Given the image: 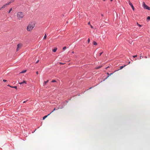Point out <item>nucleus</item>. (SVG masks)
I'll list each match as a JSON object with an SVG mask.
<instances>
[{
    "mask_svg": "<svg viewBox=\"0 0 150 150\" xmlns=\"http://www.w3.org/2000/svg\"><path fill=\"white\" fill-rule=\"evenodd\" d=\"M109 67H107V68H106V69H107V68H109Z\"/></svg>",
    "mask_w": 150,
    "mask_h": 150,
    "instance_id": "obj_38",
    "label": "nucleus"
},
{
    "mask_svg": "<svg viewBox=\"0 0 150 150\" xmlns=\"http://www.w3.org/2000/svg\"><path fill=\"white\" fill-rule=\"evenodd\" d=\"M143 6L144 8L147 9L149 10H150V8L147 6L144 2H143Z\"/></svg>",
    "mask_w": 150,
    "mask_h": 150,
    "instance_id": "obj_3",
    "label": "nucleus"
},
{
    "mask_svg": "<svg viewBox=\"0 0 150 150\" xmlns=\"http://www.w3.org/2000/svg\"><path fill=\"white\" fill-rule=\"evenodd\" d=\"M8 86H9L11 88H14L16 89H17V87L16 86H12L10 85H8Z\"/></svg>",
    "mask_w": 150,
    "mask_h": 150,
    "instance_id": "obj_7",
    "label": "nucleus"
},
{
    "mask_svg": "<svg viewBox=\"0 0 150 150\" xmlns=\"http://www.w3.org/2000/svg\"><path fill=\"white\" fill-rule=\"evenodd\" d=\"M48 81H49V80H47V81H45L44 82V84L45 85V84H46V83H47L48 82Z\"/></svg>",
    "mask_w": 150,
    "mask_h": 150,
    "instance_id": "obj_15",
    "label": "nucleus"
},
{
    "mask_svg": "<svg viewBox=\"0 0 150 150\" xmlns=\"http://www.w3.org/2000/svg\"><path fill=\"white\" fill-rule=\"evenodd\" d=\"M26 102V101H24L23 102V103H25Z\"/></svg>",
    "mask_w": 150,
    "mask_h": 150,
    "instance_id": "obj_35",
    "label": "nucleus"
},
{
    "mask_svg": "<svg viewBox=\"0 0 150 150\" xmlns=\"http://www.w3.org/2000/svg\"><path fill=\"white\" fill-rule=\"evenodd\" d=\"M133 58H135V57H137V55H134V56H133Z\"/></svg>",
    "mask_w": 150,
    "mask_h": 150,
    "instance_id": "obj_25",
    "label": "nucleus"
},
{
    "mask_svg": "<svg viewBox=\"0 0 150 150\" xmlns=\"http://www.w3.org/2000/svg\"><path fill=\"white\" fill-rule=\"evenodd\" d=\"M88 25H91L90 24V22H89L88 23Z\"/></svg>",
    "mask_w": 150,
    "mask_h": 150,
    "instance_id": "obj_30",
    "label": "nucleus"
},
{
    "mask_svg": "<svg viewBox=\"0 0 150 150\" xmlns=\"http://www.w3.org/2000/svg\"><path fill=\"white\" fill-rule=\"evenodd\" d=\"M26 71V70H23V71H22L21 72V73H24Z\"/></svg>",
    "mask_w": 150,
    "mask_h": 150,
    "instance_id": "obj_14",
    "label": "nucleus"
},
{
    "mask_svg": "<svg viewBox=\"0 0 150 150\" xmlns=\"http://www.w3.org/2000/svg\"><path fill=\"white\" fill-rule=\"evenodd\" d=\"M19 83L20 84H22L23 83H24L26 84V81H23L22 82Z\"/></svg>",
    "mask_w": 150,
    "mask_h": 150,
    "instance_id": "obj_9",
    "label": "nucleus"
},
{
    "mask_svg": "<svg viewBox=\"0 0 150 150\" xmlns=\"http://www.w3.org/2000/svg\"><path fill=\"white\" fill-rule=\"evenodd\" d=\"M59 64H62V65H63V64H65V63H62V62H59Z\"/></svg>",
    "mask_w": 150,
    "mask_h": 150,
    "instance_id": "obj_24",
    "label": "nucleus"
},
{
    "mask_svg": "<svg viewBox=\"0 0 150 150\" xmlns=\"http://www.w3.org/2000/svg\"><path fill=\"white\" fill-rule=\"evenodd\" d=\"M36 74H38V71H36Z\"/></svg>",
    "mask_w": 150,
    "mask_h": 150,
    "instance_id": "obj_32",
    "label": "nucleus"
},
{
    "mask_svg": "<svg viewBox=\"0 0 150 150\" xmlns=\"http://www.w3.org/2000/svg\"><path fill=\"white\" fill-rule=\"evenodd\" d=\"M35 23L34 22L30 23L27 27V30L28 32L31 31L35 27Z\"/></svg>",
    "mask_w": 150,
    "mask_h": 150,
    "instance_id": "obj_1",
    "label": "nucleus"
},
{
    "mask_svg": "<svg viewBox=\"0 0 150 150\" xmlns=\"http://www.w3.org/2000/svg\"><path fill=\"white\" fill-rule=\"evenodd\" d=\"M90 26H91V28H93V26L92 25H90Z\"/></svg>",
    "mask_w": 150,
    "mask_h": 150,
    "instance_id": "obj_29",
    "label": "nucleus"
},
{
    "mask_svg": "<svg viewBox=\"0 0 150 150\" xmlns=\"http://www.w3.org/2000/svg\"><path fill=\"white\" fill-rule=\"evenodd\" d=\"M147 20H150V16H148L147 17Z\"/></svg>",
    "mask_w": 150,
    "mask_h": 150,
    "instance_id": "obj_19",
    "label": "nucleus"
},
{
    "mask_svg": "<svg viewBox=\"0 0 150 150\" xmlns=\"http://www.w3.org/2000/svg\"><path fill=\"white\" fill-rule=\"evenodd\" d=\"M23 45L21 43H19L17 45L16 49L17 51H18L22 47Z\"/></svg>",
    "mask_w": 150,
    "mask_h": 150,
    "instance_id": "obj_4",
    "label": "nucleus"
},
{
    "mask_svg": "<svg viewBox=\"0 0 150 150\" xmlns=\"http://www.w3.org/2000/svg\"><path fill=\"white\" fill-rule=\"evenodd\" d=\"M145 58H147V57L146 56H145Z\"/></svg>",
    "mask_w": 150,
    "mask_h": 150,
    "instance_id": "obj_37",
    "label": "nucleus"
},
{
    "mask_svg": "<svg viewBox=\"0 0 150 150\" xmlns=\"http://www.w3.org/2000/svg\"><path fill=\"white\" fill-rule=\"evenodd\" d=\"M93 44L94 45H97V43L96 42L94 41L93 42Z\"/></svg>",
    "mask_w": 150,
    "mask_h": 150,
    "instance_id": "obj_13",
    "label": "nucleus"
},
{
    "mask_svg": "<svg viewBox=\"0 0 150 150\" xmlns=\"http://www.w3.org/2000/svg\"><path fill=\"white\" fill-rule=\"evenodd\" d=\"M126 66V65H124L123 66H121L120 67V69H121L122 68H123L124 67H125Z\"/></svg>",
    "mask_w": 150,
    "mask_h": 150,
    "instance_id": "obj_10",
    "label": "nucleus"
},
{
    "mask_svg": "<svg viewBox=\"0 0 150 150\" xmlns=\"http://www.w3.org/2000/svg\"><path fill=\"white\" fill-rule=\"evenodd\" d=\"M56 82V81L55 80H53L52 81V82Z\"/></svg>",
    "mask_w": 150,
    "mask_h": 150,
    "instance_id": "obj_22",
    "label": "nucleus"
},
{
    "mask_svg": "<svg viewBox=\"0 0 150 150\" xmlns=\"http://www.w3.org/2000/svg\"><path fill=\"white\" fill-rule=\"evenodd\" d=\"M39 60H38V61H37L36 62V64H37V63H38V62H39Z\"/></svg>",
    "mask_w": 150,
    "mask_h": 150,
    "instance_id": "obj_31",
    "label": "nucleus"
},
{
    "mask_svg": "<svg viewBox=\"0 0 150 150\" xmlns=\"http://www.w3.org/2000/svg\"><path fill=\"white\" fill-rule=\"evenodd\" d=\"M128 0V2H129V5L131 6L133 10H134V6H133V5H132V4L131 3V2L129 0Z\"/></svg>",
    "mask_w": 150,
    "mask_h": 150,
    "instance_id": "obj_5",
    "label": "nucleus"
},
{
    "mask_svg": "<svg viewBox=\"0 0 150 150\" xmlns=\"http://www.w3.org/2000/svg\"><path fill=\"white\" fill-rule=\"evenodd\" d=\"M103 52H101L100 53H99V56H100L101 55V54L103 53Z\"/></svg>",
    "mask_w": 150,
    "mask_h": 150,
    "instance_id": "obj_21",
    "label": "nucleus"
},
{
    "mask_svg": "<svg viewBox=\"0 0 150 150\" xmlns=\"http://www.w3.org/2000/svg\"><path fill=\"white\" fill-rule=\"evenodd\" d=\"M137 24L139 26V27H141V25L138 24L137 23Z\"/></svg>",
    "mask_w": 150,
    "mask_h": 150,
    "instance_id": "obj_28",
    "label": "nucleus"
},
{
    "mask_svg": "<svg viewBox=\"0 0 150 150\" xmlns=\"http://www.w3.org/2000/svg\"><path fill=\"white\" fill-rule=\"evenodd\" d=\"M66 47L65 46L63 47V50H65V49H66Z\"/></svg>",
    "mask_w": 150,
    "mask_h": 150,
    "instance_id": "obj_23",
    "label": "nucleus"
},
{
    "mask_svg": "<svg viewBox=\"0 0 150 150\" xmlns=\"http://www.w3.org/2000/svg\"><path fill=\"white\" fill-rule=\"evenodd\" d=\"M101 67V66H99L96 68V69H98L100 68Z\"/></svg>",
    "mask_w": 150,
    "mask_h": 150,
    "instance_id": "obj_20",
    "label": "nucleus"
},
{
    "mask_svg": "<svg viewBox=\"0 0 150 150\" xmlns=\"http://www.w3.org/2000/svg\"><path fill=\"white\" fill-rule=\"evenodd\" d=\"M113 74V73H111L110 74H109V73H107V74L108 75V77H109V76H110L111 75H112Z\"/></svg>",
    "mask_w": 150,
    "mask_h": 150,
    "instance_id": "obj_11",
    "label": "nucleus"
},
{
    "mask_svg": "<svg viewBox=\"0 0 150 150\" xmlns=\"http://www.w3.org/2000/svg\"><path fill=\"white\" fill-rule=\"evenodd\" d=\"M142 57V58L143 57H142V56H141L140 57V59H141Z\"/></svg>",
    "mask_w": 150,
    "mask_h": 150,
    "instance_id": "obj_33",
    "label": "nucleus"
},
{
    "mask_svg": "<svg viewBox=\"0 0 150 150\" xmlns=\"http://www.w3.org/2000/svg\"><path fill=\"white\" fill-rule=\"evenodd\" d=\"M72 54H74V52H73H73H72Z\"/></svg>",
    "mask_w": 150,
    "mask_h": 150,
    "instance_id": "obj_36",
    "label": "nucleus"
},
{
    "mask_svg": "<svg viewBox=\"0 0 150 150\" xmlns=\"http://www.w3.org/2000/svg\"><path fill=\"white\" fill-rule=\"evenodd\" d=\"M90 39L89 38H88V42L89 43V42H90Z\"/></svg>",
    "mask_w": 150,
    "mask_h": 150,
    "instance_id": "obj_27",
    "label": "nucleus"
},
{
    "mask_svg": "<svg viewBox=\"0 0 150 150\" xmlns=\"http://www.w3.org/2000/svg\"><path fill=\"white\" fill-rule=\"evenodd\" d=\"M110 1H112V0H110Z\"/></svg>",
    "mask_w": 150,
    "mask_h": 150,
    "instance_id": "obj_39",
    "label": "nucleus"
},
{
    "mask_svg": "<svg viewBox=\"0 0 150 150\" xmlns=\"http://www.w3.org/2000/svg\"><path fill=\"white\" fill-rule=\"evenodd\" d=\"M101 16H103V14H102L101 15Z\"/></svg>",
    "mask_w": 150,
    "mask_h": 150,
    "instance_id": "obj_34",
    "label": "nucleus"
},
{
    "mask_svg": "<svg viewBox=\"0 0 150 150\" xmlns=\"http://www.w3.org/2000/svg\"><path fill=\"white\" fill-rule=\"evenodd\" d=\"M56 110V109H55V108H54V109L53 110L52 112H50V114L51 113H52L53 112H54V110Z\"/></svg>",
    "mask_w": 150,
    "mask_h": 150,
    "instance_id": "obj_18",
    "label": "nucleus"
},
{
    "mask_svg": "<svg viewBox=\"0 0 150 150\" xmlns=\"http://www.w3.org/2000/svg\"><path fill=\"white\" fill-rule=\"evenodd\" d=\"M12 10V8H11L9 10V11L8 12V13H10L11 12V11Z\"/></svg>",
    "mask_w": 150,
    "mask_h": 150,
    "instance_id": "obj_17",
    "label": "nucleus"
},
{
    "mask_svg": "<svg viewBox=\"0 0 150 150\" xmlns=\"http://www.w3.org/2000/svg\"><path fill=\"white\" fill-rule=\"evenodd\" d=\"M3 81L4 82H6L7 81V80H5V79H4L3 80Z\"/></svg>",
    "mask_w": 150,
    "mask_h": 150,
    "instance_id": "obj_26",
    "label": "nucleus"
},
{
    "mask_svg": "<svg viewBox=\"0 0 150 150\" xmlns=\"http://www.w3.org/2000/svg\"><path fill=\"white\" fill-rule=\"evenodd\" d=\"M50 115V114H48L47 115H45V116H44V117H43V120H44L49 115Z\"/></svg>",
    "mask_w": 150,
    "mask_h": 150,
    "instance_id": "obj_8",
    "label": "nucleus"
},
{
    "mask_svg": "<svg viewBox=\"0 0 150 150\" xmlns=\"http://www.w3.org/2000/svg\"><path fill=\"white\" fill-rule=\"evenodd\" d=\"M24 16L23 13L21 12H18L17 13V19L19 20H21Z\"/></svg>",
    "mask_w": 150,
    "mask_h": 150,
    "instance_id": "obj_2",
    "label": "nucleus"
},
{
    "mask_svg": "<svg viewBox=\"0 0 150 150\" xmlns=\"http://www.w3.org/2000/svg\"><path fill=\"white\" fill-rule=\"evenodd\" d=\"M57 50V48H55L53 50V51L54 52H55Z\"/></svg>",
    "mask_w": 150,
    "mask_h": 150,
    "instance_id": "obj_12",
    "label": "nucleus"
},
{
    "mask_svg": "<svg viewBox=\"0 0 150 150\" xmlns=\"http://www.w3.org/2000/svg\"><path fill=\"white\" fill-rule=\"evenodd\" d=\"M46 37H47V36H46V34L44 37V38H43L44 39H45L46 38Z\"/></svg>",
    "mask_w": 150,
    "mask_h": 150,
    "instance_id": "obj_16",
    "label": "nucleus"
},
{
    "mask_svg": "<svg viewBox=\"0 0 150 150\" xmlns=\"http://www.w3.org/2000/svg\"><path fill=\"white\" fill-rule=\"evenodd\" d=\"M103 1H105V0H103Z\"/></svg>",
    "mask_w": 150,
    "mask_h": 150,
    "instance_id": "obj_40",
    "label": "nucleus"
},
{
    "mask_svg": "<svg viewBox=\"0 0 150 150\" xmlns=\"http://www.w3.org/2000/svg\"><path fill=\"white\" fill-rule=\"evenodd\" d=\"M14 1V0H11L10 1L6 4V6L9 5L11 3L13 2Z\"/></svg>",
    "mask_w": 150,
    "mask_h": 150,
    "instance_id": "obj_6",
    "label": "nucleus"
}]
</instances>
